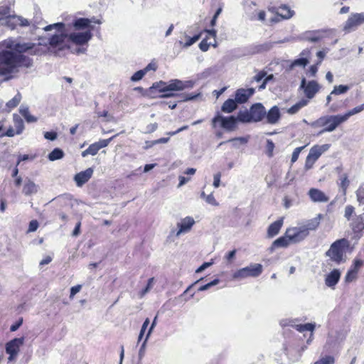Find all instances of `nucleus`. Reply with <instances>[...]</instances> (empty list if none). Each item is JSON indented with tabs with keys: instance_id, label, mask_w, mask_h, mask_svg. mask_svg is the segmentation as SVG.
<instances>
[{
	"instance_id": "4468645a",
	"label": "nucleus",
	"mask_w": 364,
	"mask_h": 364,
	"mask_svg": "<svg viewBox=\"0 0 364 364\" xmlns=\"http://www.w3.org/2000/svg\"><path fill=\"white\" fill-rule=\"evenodd\" d=\"M250 114L253 122L262 121L266 115V109L261 103L253 105L250 109Z\"/></svg>"
},
{
	"instance_id": "79ce46f5",
	"label": "nucleus",
	"mask_w": 364,
	"mask_h": 364,
	"mask_svg": "<svg viewBox=\"0 0 364 364\" xmlns=\"http://www.w3.org/2000/svg\"><path fill=\"white\" fill-rule=\"evenodd\" d=\"M358 272L355 270L349 269L345 277V281L346 282H351L357 278Z\"/></svg>"
},
{
	"instance_id": "37998d69",
	"label": "nucleus",
	"mask_w": 364,
	"mask_h": 364,
	"mask_svg": "<svg viewBox=\"0 0 364 364\" xmlns=\"http://www.w3.org/2000/svg\"><path fill=\"white\" fill-rule=\"evenodd\" d=\"M168 82L164 81H159L153 85V87L158 89L160 92H166V87H167Z\"/></svg>"
},
{
	"instance_id": "7ed1b4c3",
	"label": "nucleus",
	"mask_w": 364,
	"mask_h": 364,
	"mask_svg": "<svg viewBox=\"0 0 364 364\" xmlns=\"http://www.w3.org/2000/svg\"><path fill=\"white\" fill-rule=\"evenodd\" d=\"M349 247V242L348 240L343 238L336 240L333 242L326 252V255L330 259L336 264H340L345 261L346 250Z\"/></svg>"
},
{
	"instance_id": "2eb2a0df",
	"label": "nucleus",
	"mask_w": 364,
	"mask_h": 364,
	"mask_svg": "<svg viewBox=\"0 0 364 364\" xmlns=\"http://www.w3.org/2000/svg\"><path fill=\"white\" fill-rule=\"evenodd\" d=\"M94 170L92 168H88L86 170L83 171H80V173H77L75 177L74 180L78 187H81L82 185H84L86 182H87L90 178L92 177L93 174Z\"/></svg>"
},
{
	"instance_id": "680f3d73",
	"label": "nucleus",
	"mask_w": 364,
	"mask_h": 364,
	"mask_svg": "<svg viewBox=\"0 0 364 364\" xmlns=\"http://www.w3.org/2000/svg\"><path fill=\"white\" fill-rule=\"evenodd\" d=\"M294 321L291 319H283L280 321V325L283 327L292 326L294 327Z\"/></svg>"
},
{
	"instance_id": "5701e85b",
	"label": "nucleus",
	"mask_w": 364,
	"mask_h": 364,
	"mask_svg": "<svg viewBox=\"0 0 364 364\" xmlns=\"http://www.w3.org/2000/svg\"><path fill=\"white\" fill-rule=\"evenodd\" d=\"M309 54V50H304L301 53V58L294 60L291 64V68H294L296 66L304 68L309 63L308 56Z\"/></svg>"
},
{
	"instance_id": "bb28decb",
	"label": "nucleus",
	"mask_w": 364,
	"mask_h": 364,
	"mask_svg": "<svg viewBox=\"0 0 364 364\" xmlns=\"http://www.w3.org/2000/svg\"><path fill=\"white\" fill-rule=\"evenodd\" d=\"M290 243H292L291 240L285 233L284 236L280 237L273 242L272 249L276 247H287Z\"/></svg>"
},
{
	"instance_id": "20e7f679",
	"label": "nucleus",
	"mask_w": 364,
	"mask_h": 364,
	"mask_svg": "<svg viewBox=\"0 0 364 364\" xmlns=\"http://www.w3.org/2000/svg\"><path fill=\"white\" fill-rule=\"evenodd\" d=\"M263 270L262 265L257 263H252L249 266L237 270L232 274V279L242 280L247 277H257Z\"/></svg>"
},
{
	"instance_id": "13d9d810",
	"label": "nucleus",
	"mask_w": 364,
	"mask_h": 364,
	"mask_svg": "<svg viewBox=\"0 0 364 364\" xmlns=\"http://www.w3.org/2000/svg\"><path fill=\"white\" fill-rule=\"evenodd\" d=\"M221 173L220 172L214 174L213 176V186L215 188H218L220 184Z\"/></svg>"
},
{
	"instance_id": "6e6552de",
	"label": "nucleus",
	"mask_w": 364,
	"mask_h": 364,
	"mask_svg": "<svg viewBox=\"0 0 364 364\" xmlns=\"http://www.w3.org/2000/svg\"><path fill=\"white\" fill-rule=\"evenodd\" d=\"M220 124V127L228 131H232L235 129L237 119L233 116L230 117H223L222 115L218 114L213 119H212V125L213 128L217 127L218 124Z\"/></svg>"
},
{
	"instance_id": "f704fd0d",
	"label": "nucleus",
	"mask_w": 364,
	"mask_h": 364,
	"mask_svg": "<svg viewBox=\"0 0 364 364\" xmlns=\"http://www.w3.org/2000/svg\"><path fill=\"white\" fill-rule=\"evenodd\" d=\"M64 156V152L59 148L54 149L49 154L48 159L51 161L61 159Z\"/></svg>"
},
{
	"instance_id": "864d4df0",
	"label": "nucleus",
	"mask_w": 364,
	"mask_h": 364,
	"mask_svg": "<svg viewBox=\"0 0 364 364\" xmlns=\"http://www.w3.org/2000/svg\"><path fill=\"white\" fill-rule=\"evenodd\" d=\"M210 45L212 43L210 42L208 43L207 38H205L199 43V48L202 51L205 52L208 50Z\"/></svg>"
},
{
	"instance_id": "8fccbe9b",
	"label": "nucleus",
	"mask_w": 364,
	"mask_h": 364,
	"mask_svg": "<svg viewBox=\"0 0 364 364\" xmlns=\"http://www.w3.org/2000/svg\"><path fill=\"white\" fill-rule=\"evenodd\" d=\"M200 38V34L195 35L192 38H188V41L184 43L183 46L188 48L193 44H194L196 41H198Z\"/></svg>"
},
{
	"instance_id": "aec40b11",
	"label": "nucleus",
	"mask_w": 364,
	"mask_h": 364,
	"mask_svg": "<svg viewBox=\"0 0 364 364\" xmlns=\"http://www.w3.org/2000/svg\"><path fill=\"white\" fill-rule=\"evenodd\" d=\"M281 117L279 109L277 106L272 107L267 112H266L267 122L271 124H277Z\"/></svg>"
},
{
	"instance_id": "2f4dec72",
	"label": "nucleus",
	"mask_w": 364,
	"mask_h": 364,
	"mask_svg": "<svg viewBox=\"0 0 364 364\" xmlns=\"http://www.w3.org/2000/svg\"><path fill=\"white\" fill-rule=\"evenodd\" d=\"M294 328L296 331L302 333L304 331H310L311 333H313L315 329V324L314 323H305V324H294Z\"/></svg>"
},
{
	"instance_id": "052dcab7",
	"label": "nucleus",
	"mask_w": 364,
	"mask_h": 364,
	"mask_svg": "<svg viewBox=\"0 0 364 364\" xmlns=\"http://www.w3.org/2000/svg\"><path fill=\"white\" fill-rule=\"evenodd\" d=\"M44 137L46 139L53 141L57 138V133L54 132H46L44 133Z\"/></svg>"
},
{
	"instance_id": "393cba45",
	"label": "nucleus",
	"mask_w": 364,
	"mask_h": 364,
	"mask_svg": "<svg viewBox=\"0 0 364 364\" xmlns=\"http://www.w3.org/2000/svg\"><path fill=\"white\" fill-rule=\"evenodd\" d=\"M321 218V215H318L317 217L314 218L311 220H307L304 225L301 226L303 228L306 230V232L309 233L311 230H315L320 224V219Z\"/></svg>"
},
{
	"instance_id": "338daca9",
	"label": "nucleus",
	"mask_w": 364,
	"mask_h": 364,
	"mask_svg": "<svg viewBox=\"0 0 364 364\" xmlns=\"http://www.w3.org/2000/svg\"><path fill=\"white\" fill-rule=\"evenodd\" d=\"M153 284H154V278H150L148 280L146 287L142 291V293H141L142 296L144 295L145 294H146L152 288Z\"/></svg>"
},
{
	"instance_id": "b1692460",
	"label": "nucleus",
	"mask_w": 364,
	"mask_h": 364,
	"mask_svg": "<svg viewBox=\"0 0 364 364\" xmlns=\"http://www.w3.org/2000/svg\"><path fill=\"white\" fill-rule=\"evenodd\" d=\"M283 218H281L269 226L267 230V236L269 237H273L279 233L283 225Z\"/></svg>"
},
{
	"instance_id": "ea45409f",
	"label": "nucleus",
	"mask_w": 364,
	"mask_h": 364,
	"mask_svg": "<svg viewBox=\"0 0 364 364\" xmlns=\"http://www.w3.org/2000/svg\"><path fill=\"white\" fill-rule=\"evenodd\" d=\"M317 364H334L335 359L331 355H326L322 357L318 360L316 361Z\"/></svg>"
},
{
	"instance_id": "e433bc0d",
	"label": "nucleus",
	"mask_w": 364,
	"mask_h": 364,
	"mask_svg": "<svg viewBox=\"0 0 364 364\" xmlns=\"http://www.w3.org/2000/svg\"><path fill=\"white\" fill-rule=\"evenodd\" d=\"M99 148L97 144L93 143L89 146V147L82 152V156L85 157L87 155L95 156L99 151Z\"/></svg>"
},
{
	"instance_id": "603ef678",
	"label": "nucleus",
	"mask_w": 364,
	"mask_h": 364,
	"mask_svg": "<svg viewBox=\"0 0 364 364\" xmlns=\"http://www.w3.org/2000/svg\"><path fill=\"white\" fill-rule=\"evenodd\" d=\"M363 264V261L360 259H355L353 262L350 269L355 270L356 272H358L359 269Z\"/></svg>"
},
{
	"instance_id": "09e8293b",
	"label": "nucleus",
	"mask_w": 364,
	"mask_h": 364,
	"mask_svg": "<svg viewBox=\"0 0 364 364\" xmlns=\"http://www.w3.org/2000/svg\"><path fill=\"white\" fill-rule=\"evenodd\" d=\"M117 135L113 136L112 137L107 139H102L100 140L97 142H95L97 144V146H98L99 149L102 148H105L108 146L109 142L116 136Z\"/></svg>"
},
{
	"instance_id": "a19ab883",
	"label": "nucleus",
	"mask_w": 364,
	"mask_h": 364,
	"mask_svg": "<svg viewBox=\"0 0 364 364\" xmlns=\"http://www.w3.org/2000/svg\"><path fill=\"white\" fill-rule=\"evenodd\" d=\"M341 183L340 186L343 190V193H346V189L349 185V181L348 180V176L346 174H343L341 176Z\"/></svg>"
},
{
	"instance_id": "f03ea898",
	"label": "nucleus",
	"mask_w": 364,
	"mask_h": 364,
	"mask_svg": "<svg viewBox=\"0 0 364 364\" xmlns=\"http://www.w3.org/2000/svg\"><path fill=\"white\" fill-rule=\"evenodd\" d=\"M344 122H346V120L342 114L325 115L311 122L310 125L314 128L323 127L318 133V134H322L325 132L335 131L337 127Z\"/></svg>"
},
{
	"instance_id": "cd10ccee",
	"label": "nucleus",
	"mask_w": 364,
	"mask_h": 364,
	"mask_svg": "<svg viewBox=\"0 0 364 364\" xmlns=\"http://www.w3.org/2000/svg\"><path fill=\"white\" fill-rule=\"evenodd\" d=\"M237 102L235 100L228 99L222 105L221 109L223 112L231 113L237 108Z\"/></svg>"
},
{
	"instance_id": "c85d7f7f",
	"label": "nucleus",
	"mask_w": 364,
	"mask_h": 364,
	"mask_svg": "<svg viewBox=\"0 0 364 364\" xmlns=\"http://www.w3.org/2000/svg\"><path fill=\"white\" fill-rule=\"evenodd\" d=\"M277 14L284 19H289L294 16V11L287 6H282L279 9Z\"/></svg>"
},
{
	"instance_id": "c756f323",
	"label": "nucleus",
	"mask_w": 364,
	"mask_h": 364,
	"mask_svg": "<svg viewBox=\"0 0 364 364\" xmlns=\"http://www.w3.org/2000/svg\"><path fill=\"white\" fill-rule=\"evenodd\" d=\"M19 112L24 117L27 122H36L37 121V118L33 115H31L29 112L28 108L23 105L21 106L19 109Z\"/></svg>"
},
{
	"instance_id": "a211bd4d",
	"label": "nucleus",
	"mask_w": 364,
	"mask_h": 364,
	"mask_svg": "<svg viewBox=\"0 0 364 364\" xmlns=\"http://www.w3.org/2000/svg\"><path fill=\"white\" fill-rule=\"evenodd\" d=\"M341 272L338 269H334L328 273L325 279V284L327 287L334 289L341 278Z\"/></svg>"
},
{
	"instance_id": "473e14b6",
	"label": "nucleus",
	"mask_w": 364,
	"mask_h": 364,
	"mask_svg": "<svg viewBox=\"0 0 364 364\" xmlns=\"http://www.w3.org/2000/svg\"><path fill=\"white\" fill-rule=\"evenodd\" d=\"M363 110H364V103L359 106L354 107L353 109H352L350 110H348V112H346L345 114H343L342 115L346 122L349 119V117H350L351 116L355 115L356 114H358Z\"/></svg>"
},
{
	"instance_id": "423d86ee",
	"label": "nucleus",
	"mask_w": 364,
	"mask_h": 364,
	"mask_svg": "<svg viewBox=\"0 0 364 364\" xmlns=\"http://www.w3.org/2000/svg\"><path fill=\"white\" fill-rule=\"evenodd\" d=\"M364 23V13H352L343 23V30L345 33H350Z\"/></svg>"
},
{
	"instance_id": "c9c22d12",
	"label": "nucleus",
	"mask_w": 364,
	"mask_h": 364,
	"mask_svg": "<svg viewBox=\"0 0 364 364\" xmlns=\"http://www.w3.org/2000/svg\"><path fill=\"white\" fill-rule=\"evenodd\" d=\"M21 98V95L18 92L11 100H9L6 103V107L9 109L8 111L16 107L20 103Z\"/></svg>"
},
{
	"instance_id": "a18cd8bd",
	"label": "nucleus",
	"mask_w": 364,
	"mask_h": 364,
	"mask_svg": "<svg viewBox=\"0 0 364 364\" xmlns=\"http://www.w3.org/2000/svg\"><path fill=\"white\" fill-rule=\"evenodd\" d=\"M156 321H157V316H156L154 317V320H153V322H152V323H151V326H150V328H149V331H148V333H147V335H146V338H145L144 341V342H143V343H142V347L146 346V342H147V340L149 339V336H150L151 333H152V331H153V329L154 328V327H155V326H156Z\"/></svg>"
},
{
	"instance_id": "6e6d98bb",
	"label": "nucleus",
	"mask_w": 364,
	"mask_h": 364,
	"mask_svg": "<svg viewBox=\"0 0 364 364\" xmlns=\"http://www.w3.org/2000/svg\"><path fill=\"white\" fill-rule=\"evenodd\" d=\"M318 65H311L309 69L308 70L306 74L309 77H314L318 72Z\"/></svg>"
},
{
	"instance_id": "9b49d317",
	"label": "nucleus",
	"mask_w": 364,
	"mask_h": 364,
	"mask_svg": "<svg viewBox=\"0 0 364 364\" xmlns=\"http://www.w3.org/2000/svg\"><path fill=\"white\" fill-rule=\"evenodd\" d=\"M319 85L315 80L306 83L305 78H302L300 88L304 89V94L308 99H312L319 90Z\"/></svg>"
},
{
	"instance_id": "4be33fe9",
	"label": "nucleus",
	"mask_w": 364,
	"mask_h": 364,
	"mask_svg": "<svg viewBox=\"0 0 364 364\" xmlns=\"http://www.w3.org/2000/svg\"><path fill=\"white\" fill-rule=\"evenodd\" d=\"M350 227L355 234H359L363 230H364V220L361 215L355 216L350 223ZM358 238L360 235H357Z\"/></svg>"
},
{
	"instance_id": "de8ad7c7",
	"label": "nucleus",
	"mask_w": 364,
	"mask_h": 364,
	"mask_svg": "<svg viewBox=\"0 0 364 364\" xmlns=\"http://www.w3.org/2000/svg\"><path fill=\"white\" fill-rule=\"evenodd\" d=\"M274 149V144L270 139L267 140L266 150L268 156L272 157L273 155V151Z\"/></svg>"
},
{
	"instance_id": "4d7b16f0",
	"label": "nucleus",
	"mask_w": 364,
	"mask_h": 364,
	"mask_svg": "<svg viewBox=\"0 0 364 364\" xmlns=\"http://www.w3.org/2000/svg\"><path fill=\"white\" fill-rule=\"evenodd\" d=\"M81 289H82V285H80V284H78V285H76V286H74V287H71V289H70V298L73 299L76 294L80 292Z\"/></svg>"
},
{
	"instance_id": "6ab92c4d",
	"label": "nucleus",
	"mask_w": 364,
	"mask_h": 364,
	"mask_svg": "<svg viewBox=\"0 0 364 364\" xmlns=\"http://www.w3.org/2000/svg\"><path fill=\"white\" fill-rule=\"evenodd\" d=\"M309 196L311 200L316 203H326L329 200V197L317 188H311L309 191Z\"/></svg>"
},
{
	"instance_id": "f8f14e48",
	"label": "nucleus",
	"mask_w": 364,
	"mask_h": 364,
	"mask_svg": "<svg viewBox=\"0 0 364 364\" xmlns=\"http://www.w3.org/2000/svg\"><path fill=\"white\" fill-rule=\"evenodd\" d=\"M194 82L191 80L182 81L178 79L171 80L166 87V92L171 91H181L186 88H192Z\"/></svg>"
},
{
	"instance_id": "3c124183",
	"label": "nucleus",
	"mask_w": 364,
	"mask_h": 364,
	"mask_svg": "<svg viewBox=\"0 0 364 364\" xmlns=\"http://www.w3.org/2000/svg\"><path fill=\"white\" fill-rule=\"evenodd\" d=\"M304 148V146H300V147L296 148L294 150L292 155H291V163H294L297 161L299 154L301 153V151L303 150Z\"/></svg>"
},
{
	"instance_id": "f3484780",
	"label": "nucleus",
	"mask_w": 364,
	"mask_h": 364,
	"mask_svg": "<svg viewBox=\"0 0 364 364\" xmlns=\"http://www.w3.org/2000/svg\"><path fill=\"white\" fill-rule=\"evenodd\" d=\"M195 224V220L191 217H186L181 220L180 223L177 224L178 227V230L177 231L176 235L177 237L180 236L182 233H185L188 232L192 226Z\"/></svg>"
},
{
	"instance_id": "0e129e2a",
	"label": "nucleus",
	"mask_w": 364,
	"mask_h": 364,
	"mask_svg": "<svg viewBox=\"0 0 364 364\" xmlns=\"http://www.w3.org/2000/svg\"><path fill=\"white\" fill-rule=\"evenodd\" d=\"M23 323V318H20L18 321H16L15 323L11 326L10 331L12 332H14L18 330V328L22 325Z\"/></svg>"
},
{
	"instance_id": "9d476101",
	"label": "nucleus",
	"mask_w": 364,
	"mask_h": 364,
	"mask_svg": "<svg viewBox=\"0 0 364 364\" xmlns=\"http://www.w3.org/2000/svg\"><path fill=\"white\" fill-rule=\"evenodd\" d=\"M286 235L291 240L292 243H297L304 240L308 235L306 230L301 225L287 229Z\"/></svg>"
},
{
	"instance_id": "a878e982",
	"label": "nucleus",
	"mask_w": 364,
	"mask_h": 364,
	"mask_svg": "<svg viewBox=\"0 0 364 364\" xmlns=\"http://www.w3.org/2000/svg\"><path fill=\"white\" fill-rule=\"evenodd\" d=\"M38 191V186L33 181L28 180L26 181L23 188V193L26 196L35 194Z\"/></svg>"
},
{
	"instance_id": "1a4fd4ad",
	"label": "nucleus",
	"mask_w": 364,
	"mask_h": 364,
	"mask_svg": "<svg viewBox=\"0 0 364 364\" xmlns=\"http://www.w3.org/2000/svg\"><path fill=\"white\" fill-rule=\"evenodd\" d=\"M23 343L24 338L21 337L14 338L6 344V352L9 355V361H12L16 358Z\"/></svg>"
},
{
	"instance_id": "f257e3e1",
	"label": "nucleus",
	"mask_w": 364,
	"mask_h": 364,
	"mask_svg": "<svg viewBox=\"0 0 364 364\" xmlns=\"http://www.w3.org/2000/svg\"><path fill=\"white\" fill-rule=\"evenodd\" d=\"M42 28L49 33L46 37L40 38L38 44L21 43L13 38L5 40L0 50V75L16 73L20 67H31L32 60L23 53L42 55L46 52L48 46L60 50L70 48L65 23H53Z\"/></svg>"
},
{
	"instance_id": "412c9836",
	"label": "nucleus",
	"mask_w": 364,
	"mask_h": 364,
	"mask_svg": "<svg viewBox=\"0 0 364 364\" xmlns=\"http://www.w3.org/2000/svg\"><path fill=\"white\" fill-rule=\"evenodd\" d=\"M321 31H310L302 33L300 36L301 40L315 43L321 40L323 35Z\"/></svg>"
},
{
	"instance_id": "bf43d9fd",
	"label": "nucleus",
	"mask_w": 364,
	"mask_h": 364,
	"mask_svg": "<svg viewBox=\"0 0 364 364\" xmlns=\"http://www.w3.org/2000/svg\"><path fill=\"white\" fill-rule=\"evenodd\" d=\"M97 114L99 117H105L107 122H109L113 119V117L109 114L107 110H104L103 112H97Z\"/></svg>"
},
{
	"instance_id": "49530a36",
	"label": "nucleus",
	"mask_w": 364,
	"mask_h": 364,
	"mask_svg": "<svg viewBox=\"0 0 364 364\" xmlns=\"http://www.w3.org/2000/svg\"><path fill=\"white\" fill-rule=\"evenodd\" d=\"M355 208L353 206L348 205L345 208V213H344V217L348 220H350L351 216L354 213Z\"/></svg>"
},
{
	"instance_id": "ddd939ff",
	"label": "nucleus",
	"mask_w": 364,
	"mask_h": 364,
	"mask_svg": "<svg viewBox=\"0 0 364 364\" xmlns=\"http://www.w3.org/2000/svg\"><path fill=\"white\" fill-rule=\"evenodd\" d=\"M92 23L101 24L102 21L95 17L92 18H79L74 21L73 25L75 30L88 28L92 31L93 29V26L90 25Z\"/></svg>"
},
{
	"instance_id": "7c9ffc66",
	"label": "nucleus",
	"mask_w": 364,
	"mask_h": 364,
	"mask_svg": "<svg viewBox=\"0 0 364 364\" xmlns=\"http://www.w3.org/2000/svg\"><path fill=\"white\" fill-rule=\"evenodd\" d=\"M309 103L308 100L302 99L293 106H291L290 108L288 109L287 112L290 114H296L300 109L307 105Z\"/></svg>"
},
{
	"instance_id": "39448f33",
	"label": "nucleus",
	"mask_w": 364,
	"mask_h": 364,
	"mask_svg": "<svg viewBox=\"0 0 364 364\" xmlns=\"http://www.w3.org/2000/svg\"><path fill=\"white\" fill-rule=\"evenodd\" d=\"M330 147V145L328 144L323 145H315L312 146L309 153L306 159L304 168L306 170L311 169L314 163L318 160V159L321 156L322 154L326 152Z\"/></svg>"
},
{
	"instance_id": "0eeeda50",
	"label": "nucleus",
	"mask_w": 364,
	"mask_h": 364,
	"mask_svg": "<svg viewBox=\"0 0 364 364\" xmlns=\"http://www.w3.org/2000/svg\"><path fill=\"white\" fill-rule=\"evenodd\" d=\"M92 33L90 30L82 32H68V44L72 43L77 46H84L92 39Z\"/></svg>"
},
{
	"instance_id": "c03bdc74",
	"label": "nucleus",
	"mask_w": 364,
	"mask_h": 364,
	"mask_svg": "<svg viewBox=\"0 0 364 364\" xmlns=\"http://www.w3.org/2000/svg\"><path fill=\"white\" fill-rule=\"evenodd\" d=\"M146 74V70H140L137 72H136L131 77V80L133 82H136L143 78V77Z\"/></svg>"
},
{
	"instance_id": "dca6fc26",
	"label": "nucleus",
	"mask_w": 364,
	"mask_h": 364,
	"mask_svg": "<svg viewBox=\"0 0 364 364\" xmlns=\"http://www.w3.org/2000/svg\"><path fill=\"white\" fill-rule=\"evenodd\" d=\"M254 93V88L238 89L235 92V101L240 104L245 103Z\"/></svg>"
},
{
	"instance_id": "58836bf2",
	"label": "nucleus",
	"mask_w": 364,
	"mask_h": 364,
	"mask_svg": "<svg viewBox=\"0 0 364 364\" xmlns=\"http://www.w3.org/2000/svg\"><path fill=\"white\" fill-rule=\"evenodd\" d=\"M350 89L349 86L348 85H338L335 86L332 92H331V95H341L346 93L348 90Z\"/></svg>"
},
{
	"instance_id": "5fc2aeb1",
	"label": "nucleus",
	"mask_w": 364,
	"mask_h": 364,
	"mask_svg": "<svg viewBox=\"0 0 364 364\" xmlns=\"http://www.w3.org/2000/svg\"><path fill=\"white\" fill-rule=\"evenodd\" d=\"M205 201H206V203H208V204H210L212 205H214V206L218 205V203L216 201L213 193H210L205 197Z\"/></svg>"
},
{
	"instance_id": "72a5a7b5",
	"label": "nucleus",
	"mask_w": 364,
	"mask_h": 364,
	"mask_svg": "<svg viewBox=\"0 0 364 364\" xmlns=\"http://www.w3.org/2000/svg\"><path fill=\"white\" fill-rule=\"evenodd\" d=\"M237 120L242 122H253L250 110L240 111L237 117Z\"/></svg>"
},
{
	"instance_id": "69168bd1",
	"label": "nucleus",
	"mask_w": 364,
	"mask_h": 364,
	"mask_svg": "<svg viewBox=\"0 0 364 364\" xmlns=\"http://www.w3.org/2000/svg\"><path fill=\"white\" fill-rule=\"evenodd\" d=\"M38 223L37 220H31L29 223L28 232H34L38 229Z\"/></svg>"
},
{
	"instance_id": "4c0bfd02",
	"label": "nucleus",
	"mask_w": 364,
	"mask_h": 364,
	"mask_svg": "<svg viewBox=\"0 0 364 364\" xmlns=\"http://www.w3.org/2000/svg\"><path fill=\"white\" fill-rule=\"evenodd\" d=\"M10 19L12 21L13 23L16 25H19L21 26H26L29 25L28 21L21 16H13L10 17Z\"/></svg>"
},
{
	"instance_id": "e2e57ef3",
	"label": "nucleus",
	"mask_w": 364,
	"mask_h": 364,
	"mask_svg": "<svg viewBox=\"0 0 364 364\" xmlns=\"http://www.w3.org/2000/svg\"><path fill=\"white\" fill-rule=\"evenodd\" d=\"M213 264V260L208 262H204L201 266H200L196 271V273H200L204 271L206 268L210 267Z\"/></svg>"
},
{
	"instance_id": "774afa93",
	"label": "nucleus",
	"mask_w": 364,
	"mask_h": 364,
	"mask_svg": "<svg viewBox=\"0 0 364 364\" xmlns=\"http://www.w3.org/2000/svg\"><path fill=\"white\" fill-rule=\"evenodd\" d=\"M158 127L156 123L149 124L147 125L146 129L145 130V133H151L154 132Z\"/></svg>"
}]
</instances>
